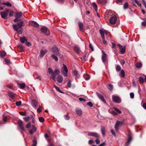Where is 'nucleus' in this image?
I'll list each match as a JSON object with an SVG mask.
<instances>
[{"label": "nucleus", "instance_id": "nucleus-30", "mask_svg": "<svg viewBox=\"0 0 146 146\" xmlns=\"http://www.w3.org/2000/svg\"><path fill=\"white\" fill-rule=\"evenodd\" d=\"M83 76L85 80H88L90 78L89 75L88 74L84 75Z\"/></svg>", "mask_w": 146, "mask_h": 146}, {"label": "nucleus", "instance_id": "nucleus-36", "mask_svg": "<svg viewBox=\"0 0 146 146\" xmlns=\"http://www.w3.org/2000/svg\"><path fill=\"white\" fill-rule=\"evenodd\" d=\"M6 52L3 51L0 52V56L1 57L5 56L6 55Z\"/></svg>", "mask_w": 146, "mask_h": 146}, {"label": "nucleus", "instance_id": "nucleus-64", "mask_svg": "<svg viewBox=\"0 0 146 146\" xmlns=\"http://www.w3.org/2000/svg\"><path fill=\"white\" fill-rule=\"evenodd\" d=\"M106 145V143L105 142H104L98 146H104Z\"/></svg>", "mask_w": 146, "mask_h": 146}, {"label": "nucleus", "instance_id": "nucleus-41", "mask_svg": "<svg viewBox=\"0 0 146 146\" xmlns=\"http://www.w3.org/2000/svg\"><path fill=\"white\" fill-rule=\"evenodd\" d=\"M73 74L75 76H77V77H78V78H79V77H78V72L77 70H74L73 72Z\"/></svg>", "mask_w": 146, "mask_h": 146}, {"label": "nucleus", "instance_id": "nucleus-55", "mask_svg": "<svg viewBox=\"0 0 146 146\" xmlns=\"http://www.w3.org/2000/svg\"><path fill=\"white\" fill-rule=\"evenodd\" d=\"M130 96L131 98L132 99H133L134 98V94L133 93L131 92L130 93Z\"/></svg>", "mask_w": 146, "mask_h": 146}, {"label": "nucleus", "instance_id": "nucleus-13", "mask_svg": "<svg viewBox=\"0 0 146 146\" xmlns=\"http://www.w3.org/2000/svg\"><path fill=\"white\" fill-rule=\"evenodd\" d=\"M88 134L89 136H92L96 138H98L100 135L94 132H88Z\"/></svg>", "mask_w": 146, "mask_h": 146}, {"label": "nucleus", "instance_id": "nucleus-42", "mask_svg": "<svg viewBox=\"0 0 146 146\" xmlns=\"http://www.w3.org/2000/svg\"><path fill=\"white\" fill-rule=\"evenodd\" d=\"M92 5L93 7L94 8V9L96 12L97 11V6L96 4L94 3H93Z\"/></svg>", "mask_w": 146, "mask_h": 146}, {"label": "nucleus", "instance_id": "nucleus-40", "mask_svg": "<svg viewBox=\"0 0 146 146\" xmlns=\"http://www.w3.org/2000/svg\"><path fill=\"white\" fill-rule=\"evenodd\" d=\"M109 111L110 113L114 115H116L117 114V113L116 112L112 110H109Z\"/></svg>", "mask_w": 146, "mask_h": 146}, {"label": "nucleus", "instance_id": "nucleus-17", "mask_svg": "<svg viewBox=\"0 0 146 146\" xmlns=\"http://www.w3.org/2000/svg\"><path fill=\"white\" fill-rule=\"evenodd\" d=\"M63 79L62 76L59 75L57 78V80L58 82L61 83L63 81Z\"/></svg>", "mask_w": 146, "mask_h": 146}, {"label": "nucleus", "instance_id": "nucleus-47", "mask_svg": "<svg viewBox=\"0 0 146 146\" xmlns=\"http://www.w3.org/2000/svg\"><path fill=\"white\" fill-rule=\"evenodd\" d=\"M116 69L117 71H119L121 69V67L120 66L117 65L116 66Z\"/></svg>", "mask_w": 146, "mask_h": 146}, {"label": "nucleus", "instance_id": "nucleus-46", "mask_svg": "<svg viewBox=\"0 0 146 146\" xmlns=\"http://www.w3.org/2000/svg\"><path fill=\"white\" fill-rule=\"evenodd\" d=\"M53 70L51 68H48V72L49 74L51 75L53 73Z\"/></svg>", "mask_w": 146, "mask_h": 146}, {"label": "nucleus", "instance_id": "nucleus-57", "mask_svg": "<svg viewBox=\"0 0 146 146\" xmlns=\"http://www.w3.org/2000/svg\"><path fill=\"white\" fill-rule=\"evenodd\" d=\"M10 11V13L9 15V16L10 17H11L13 15L14 12L12 11Z\"/></svg>", "mask_w": 146, "mask_h": 146}, {"label": "nucleus", "instance_id": "nucleus-7", "mask_svg": "<svg viewBox=\"0 0 146 146\" xmlns=\"http://www.w3.org/2000/svg\"><path fill=\"white\" fill-rule=\"evenodd\" d=\"M41 31L43 33H47L46 34L47 35H48L50 34V32L46 27H44L42 28L41 29Z\"/></svg>", "mask_w": 146, "mask_h": 146}, {"label": "nucleus", "instance_id": "nucleus-11", "mask_svg": "<svg viewBox=\"0 0 146 146\" xmlns=\"http://www.w3.org/2000/svg\"><path fill=\"white\" fill-rule=\"evenodd\" d=\"M112 99L113 101L114 102L119 103L121 102L120 99L118 96H113Z\"/></svg>", "mask_w": 146, "mask_h": 146}, {"label": "nucleus", "instance_id": "nucleus-14", "mask_svg": "<svg viewBox=\"0 0 146 146\" xmlns=\"http://www.w3.org/2000/svg\"><path fill=\"white\" fill-rule=\"evenodd\" d=\"M96 94L100 99H101L104 103H106V102L105 101L103 96L102 94H100L98 92H96Z\"/></svg>", "mask_w": 146, "mask_h": 146}, {"label": "nucleus", "instance_id": "nucleus-38", "mask_svg": "<svg viewBox=\"0 0 146 146\" xmlns=\"http://www.w3.org/2000/svg\"><path fill=\"white\" fill-rule=\"evenodd\" d=\"M142 66V63L140 62H137L135 64V66L137 68H141Z\"/></svg>", "mask_w": 146, "mask_h": 146}, {"label": "nucleus", "instance_id": "nucleus-28", "mask_svg": "<svg viewBox=\"0 0 146 146\" xmlns=\"http://www.w3.org/2000/svg\"><path fill=\"white\" fill-rule=\"evenodd\" d=\"M51 57L53 59H54L56 61H58V58L57 56H55L53 54H52L51 55Z\"/></svg>", "mask_w": 146, "mask_h": 146}, {"label": "nucleus", "instance_id": "nucleus-29", "mask_svg": "<svg viewBox=\"0 0 146 146\" xmlns=\"http://www.w3.org/2000/svg\"><path fill=\"white\" fill-rule=\"evenodd\" d=\"M1 5H5L8 7H11V4L9 2H3L1 3Z\"/></svg>", "mask_w": 146, "mask_h": 146}, {"label": "nucleus", "instance_id": "nucleus-27", "mask_svg": "<svg viewBox=\"0 0 146 146\" xmlns=\"http://www.w3.org/2000/svg\"><path fill=\"white\" fill-rule=\"evenodd\" d=\"M119 124V121H117L115 123V128L116 131H117L118 129V127Z\"/></svg>", "mask_w": 146, "mask_h": 146}, {"label": "nucleus", "instance_id": "nucleus-19", "mask_svg": "<svg viewBox=\"0 0 146 146\" xmlns=\"http://www.w3.org/2000/svg\"><path fill=\"white\" fill-rule=\"evenodd\" d=\"M78 26L79 27L80 30L82 32H83L84 31V29L83 27V25L81 22L78 23Z\"/></svg>", "mask_w": 146, "mask_h": 146}, {"label": "nucleus", "instance_id": "nucleus-33", "mask_svg": "<svg viewBox=\"0 0 146 146\" xmlns=\"http://www.w3.org/2000/svg\"><path fill=\"white\" fill-rule=\"evenodd\" d=\"M18 85L19 86V87L21 88H24L25 86V83H18Z\"/></svg>", "mask_w": 146, "mask_h": 146}, {"label": "nucleus", "instance_id": "nucleus-45", "mask_svg": "<svg viewBox=\"0 0 146 146\" xmlns=\"http://www.w3.org/2000/svg\"><path fill=\"white\" fill-rule=\"evenodd\" d=\"M128 8V4L127 2H125L123 5V8L125 9Z\"/></svg>", "mask_w": 146, "mask_h": 146}, {"label": "nucleus", "instance_id": "nucleus-1", "mask_svg": "<svg viewBox=\"0 0 146 146\" xmlns=\"http://www.w3.org/2000/svg\"><path fill=\"white\" fill-rule=\"evenodd\" d=\"M25 25L24 22L21 21L17 24L13 25V27L14 30L16 31L19 34H21L23 33V28L22 26Z\"/></svg>", "mask_w": 146, "mask_h": 146}, {"label": "nucleus", "instance_id": "nucleus-22", "mask_svg": "<svg viewBox=\"0 0 146 146\" xmlns=\"http://www.w3.org/2000/svg\"><path fill=\"white\" fill-rule=\"evenodd\" d=\"M132 2L133 4V5L135 6H136V5L134 4V3H136L139 6H141V4L137 0H132Z\"/></svg>", "mask_w": 146, "mask_h": 146}, {"label": "nucleus", "instance_id": "nucleus-52", "mask_svg": "<svg viewBox=\"0 0 146 146\" xmlns=\"http://www.w3.org/2000/svg\"><path fill=\"white\" fill-rule=\"evenodd\" d=\"M39 120L40 122H43L44 121V119L42 117H40L39 118Z\"/></svg>", "mask_w": 146, "mask_h": 146}, {"label": "nucleus", "instance_id": "nucleus-31", "mask_svg": "<svg viewBox=\"0 0 146 146\" xmlns=\"http://www.w3.org/2000/svg\"><path fill=\"white\" fill-rule=\"evenodd\" d=\"M15 94V93H13L11 92H9V96L11 98H13Z\"/></svg>", "mask_w": 146, "mask_h": 146}, {"label": "nucleus", "instance_id": "nucleus-39", "mask_svg": "<svg viewBox=\"0 0 146 146\" xmlns=\"http://www.w3.org/2000/svg\"><path fill=\"white\" fill-rule=\"evenodd\" d=\"M120 75L121 77L124 78L125 77V72L123 70H121V71Z\"/></svg>", "mask_w": 146, "mask_h": 146}, {"label": "nucleus", "instance_id": "nucleus-8", "mask_svg": "<svg viewBox=\"0 0 146 146\" xmlns=\"http://www.w3.org/2000/svg\"><path fill=\"white\" fill-rule=\"evenodd\" d=\"M117 20V18L115 16H114L111 17L110 20V23L112 24H115L116 21Z\"/></svg>", "mask_w": 146, "mask_h": 146}, {"label": "nucleus", "instance_id": "nucleus-15", "mask_svg": "<svg viewBox=\"0 0 146 146\" xmlns=\"http://www.w3.org/2000/svg\"><path fill=\"white\" fill-rule=\"evenodd\" d=\"M31 25L35 28H38L39 27V24L36 22L32 21L30 23Z\"/></svg>", "mask_w": 146, "mask_h": 146}, {"label": "nucleus", "instance_id": "nucleus-44", "mask_svg": "<svg viewBox=\"0 0 146 146\" xmlns=\"http://www.w3.org/2000/svg\"><path fill=\"white\" fill-rule=\"evenodd\" d=\"M113 108L114 109V110L115 111H116L117 113H119V114H120L121 113V111H120V110H119L117 109V108H115V107H114Z\"/></svg>", "mask_w": 146, "mask_h": 146}, {"label": "nucleus", "instance_id": "nucleus-9", "mask_svg": "<svg viewBox=\"0 0 146 146\" xmlns=\"http://www.w3.org/2000/svg\"><path fill=\"white\" fill-rule=\"evenodd\" d=\"M52 52L57 55L59 54V51L57 47L56 46H54L52 48Z\"/></svg>", "mask_w": 146, "mask_h": 146}, {"label": "nucleus", "instance_id": "nucleus-4", "mask_svg": "<svg viewBox=\"0 0 146 146\" xmlns=\"http://www.w3.org/2000/svg\"><path fill=\"white\" fill-rule=\"evenodd\" d=\"M9 11V9H7L5 11L1 12L0 14L1 17L4 19H7V16Z\"/></svg>", "mask_w": 146, "mask_h": 146}, {"label": "nucleus", "instance_id": "nucleus-10", "mask_svg": "<svg viewBox=\"0 0 146 146\" xmlns=\"http://www.w3.org/2000/svg\"><path fill=\"white\" fill-rule=\"evenodd\" d=\"M117 45L119 47L121 53V54H124L125 51V46L122 47L121 45L119 44H118Z\"/></svg>", "mask_w": 146, "mask_h": 146}, {"label": "nucleus", "instance_id": "nucleus-43", "mask_svg": "<svg viewBox=\"0 0 146 146\" xmlns=\"http://www.w3.org/2000/svg\"><path fill=\"white\" fill-rule=\"evenodd\" d=\"M117 3L119 5H122L123 3V0H116Z\"/></svg>", "mask_w": 146, "mask_h": 146}, {"label": "nucleus", "instance_id": "nucleus-18", "mask_svg": "<svg viewBox=\"0 0 146 146\" xmlns=\"http://www.w3.org/2000/svg\"><path fill=\"white\" fill-rule=\"evenodd\" d=\"M37 102L35 100H32L31 102V105L32 106L35 108L37 107Z\"/></svg>", "mask_w": 146, "mask_h": 146}, {"label": "nucleus", "instance_id": "nucleus-26", "mask_svg": "<svg viewBox=\"0 0 146 146\" xmlns=\"http://www.w3.org/2000/svg\"><path fill=\"white\" fill-rule=\"evenodd\" d=\"M76 113L79 116H80L82 115V112L81 110L80 109H77L76 110Z\"/></svg>", "mask_w": 146, "mask_h": 146}, {"label": "nucleus", "instance_id": "nucleus-5", "mask_svg": "<svg viewBox=\"0 0 146 146\" xmlns=\"http://www.w3.org/2000/svg\"><path fill=\"white\" fill-rule=\"evenodd\" d=\"M22 15L23 14L21 12H16L15 15V19H14V21L16 22L20 21L21 20L19 19L22 16Z\"/></svg>", "mask_w": 146, "mask_h": 146}, {"label": "nucleus", "instance_id": "nucleus-60", "mask_svg": "<svg viewBox=\"0 0 146 146\" xmlns=\"http://www.w3.org/2000/svg\"><path fill=\"white\" fill-rule=\"evenodd\" d=\"M102 38L103 40V43L104 44H107V42L105 40V37H104V38Z\"/></svg>", "mask_w": 146, "mask_h": 146}, {"label": "nucleus", "instance_id": "nucleus-61", "mask_svg": "<svg viewBox=\"0 0 146 146\" xmlns=\"http://www.w3.org/2000/svg\"><path fill=\"white\" fill-rule=\"evenodd\" d=\"M142 1L145 8L146 9V2L145 0H142Z\"/></svg>", "mask_w": 146, "mask_h": 146}, {"label": "nucleus", "instance_id": "nucleus-2", "mask_svg": "<svg viewBox=\"0 0 146 146\" xmlns=\"http://www.w3.org/2000/svg\"><path fill=\"white\" fill-rule=\"evenodd\" d=\"M18 128L22 133L23 131H25V130L23 122L21 120L19 121L18 122Z\"/></svg>", "mask_w": 146, "mask_h": 146}, {"label": "nucleus", "instance_id": "nucleus-23", "mask_svg": "<svg viewBox=\"0 0 146 146\" xmlns=\"http://www.w3.org/2000/svg\"><path fill=\"white\" fill-rule=\"evenodd\" d=\"M20 40L21 43H24L25 42L27 41V39L25 36H23V37H20Z\"/></svg>", "mask_w": 146, "mask_h": 146}, {"label": "nucleus", "instance_id": "nucleus-56", "mask_svg": "<svg viewBox=\"0 0 146 146\" xmlns=\"http://www.w3.org/2000/svg\"><path fill=\"white\" fill-rule=\"evenodd\" d=\"M29 117L28 116L27 117H23V119L26 121H28L29 119Z\"/></svg>", "mask_w": 146, "mask_h": 146}, {"label": "nucleus", "instance_id": "nucleus-48", "mask_svg": "<svg viewBox=\"0 0 146 146\" xmlns=\"http://www.w3.org/2000/svg\"><path fill=\"white\" fill-rule=\"evenodd\" d=\"M108 86L109 87V90L110 91L112 90L113 88V86L111 84H109Z\"/></svg>", "mask_w": 146, "mask_h": 146}, {"label": "nucleus", "instance_id": "nucleus-32", "mask_svg": "<svg viewBox=\"0 0 146 146\" xmlns=\"http://www.w3.org/2000/svg\"><path fill=\"white\" fill-rule=\"evenodd\" d=\"M106 129L105 127H101V131L103 136H104L105 134V131Z\"/></svg>", "mask_w": 146, "mask_h": 146}, {"label": "nucleus", "instance_id": "nucleus-58", "mask_svg": "<svg viewBox=\"0 0 146 146\" xmlns=\"http://www.w3.org/2000/svg\"><path fill=\"white\" fill-rule=\"evenodd\" d=\"M31 126V123H28L26 126V127L27 128H29Z\"/></svg>", "mask_w": 146, "mask_h": 146}, {"label": "nucleus", "instance_id": "nucleus-16", "mask_svg": "<svg viewBox=\"0 0 146 146\" xmlns=\"http://www.w3.org/2000/svg\"><path fill=\"white\" fill-rule=\"evenodd\" d=\"M47 52L46 50H42L40 51V58H42L44 55Z\"/></svg>", "mask_w": 146, "mask_h": 146}, {"label": "nucleus", "instance_id": "nucleus-35", "mask_svg": "<svg viewBox=\"0 0 146 146\" xmlns=\"http://www.w3.org/2000/svg\"><path fill=\"white\" fill-rule=\"evenodd\" d=\"M54 86L55 88V89L58 92H60L61 93L63 94L64 93L63 92H62L61 90H60V89L57 86L55 85H54Z\"/></svg>", "mask_w": 146, "mask_h": 146}, {"label": "nucleus", "instance_id": "nucleus-12", "mask_svg": "<svg viewBox=\"0 0 146 146\" xmlns=\"http://www.w3.org/2000/svg\"><path fill=\"white\" fill-rule=\"evenodd\" d=\"M102 60L103 63H105L108 62V59L106 57V54L104 52H103L102 55Z\"/></svg>", "mask_w": 146, "mask_h": 146}, {"label": "nucleus", "instance_id": "nucleus-20", "mask_svg": "<svg viewBox=\"0 0 146 146\" xmlns=\"http://www.w3.org/2000/svg\"><path fill=\"white\" fill-rule=\"evenodd\" d=\"M74 49L76 53L79 54L80 52V47L78 45H76L74 47Z\"/></svg>", "mask_w": 146, "mask_h": 146}, {"label": "nucleus", "instance_id": "nucleus-49", "mask_svg": "<svg viewBox=\"0 0 146 146\" xmlns=\"http://www.w3.org/2000/svg\"><path fill=\"white\" fill-rule=\"evenodd\" d=\"M33 143L32 144V146H36L37 144V142L36 141L35 139H34L33 141Z\"/></svg>", "mask_w": 146, "mask_h": 146}, {"label": "nucleus", "instance_id": "nucleus-50", "mask_svg": "<svg viewBox=\"0 0 146 146\" xmlns=\"http://www.w3.org/2000/svg\"><path fill=\"white\" fill-rule=\"evenodd\" d=\"M67 85L69 88H70L71 86V81L70 80H69L68 82Z\"/></svg>", "mask_w": 146, "mask_h": 146}, {"label": "nucleus", "instance_id": "nucleus-59", "mask_svg": "<svg viewBox=\"0 0 146 146\" xmlns=\"http://www.w3.org/2000/svg\"><path fill=\"white\" fill-rule=\"evenodd\" d=\"M42 108V107L40 106L38 108L37 110V111L38 113H40L41 112V109Z\"/></svg>", "mask_w": 146, "mask_h": 146}, {"label": "nucleus", "instance_id": "nucleus-21", "mask_svg": "<svg viewBox=\"0 0 146 146\" xmlns=\"http://www.w3.org/2000/svg\"><path fill=\"white\" fill-rule=\"evenodd\" d=\"M128 138L127 142L126 143V145H129L131 141L132 140V137L130 134H129L128 136Z\"/></svg>", "mask_w": 146, "mask_h": 146}, {"label": "nucleus", "instance_id": "nucleus-25", "mask_svg": "<svg viewBox=\"0 0 146 146\" xmlns=\"http://www.w3.org/2000/svg\"><path fill=\"white\" fill-rule=\"evenodd\" d=\"M18 47L19 49L20 52H22L24 50V47L21 44L19 43L18 44Z\"/></svg>", "mask_w": 146, "mask_h": 146}, {"label": "nucleus", "instance_id": "nucleus-34", "mask_svg": "<svg viewBox=\"0 0 146 146\" xmlns=\"http://www.w3.org/2000/svg\"><path fill=\"white\" fill-rule=\"evenodd\" d=\"M99 31H100V33L101 34V37H102V38H104V37H105L104 35V30L103 31L102 29H100Z\"/></svg>", "mask_w": 146, "mask_h": 146}, {"label": "nucleus", "instance_id": "nucleus-3", "mask_svg": "<svg viewBox=\"0 0 146 146\" xmlns=\"http://www.w3.org/2000/svg\"><path fill=\"white\" fill-rule=\"evenodd\" d=\"M63 67L61 68V71L62 74L65 77H66L67 75V73L68 72V69L66 66L64 64H63Z\"/></svg>", "mask_w": 146, "mask_h": 146}, {"label": "nucleus", "instance_id": "nucleus-62", "mask_svg": "<svg viewBox=\"0 0 146 146\" xmlns=\"http://www.w3.org/2000/svg\"><path fill=\"white\" fill-rule=\"evenodd\" d=\"M87 105L89 106L90 107H92L93 106V104L90 102H88L87 103Z\"/></svg>", "mask_w": 146, "mask_h": 146}, {"label": "nucleus", "instance_id": "nucleus-63", "mask_svg": "<svg viewBox=\"0 0 146 146\" xmlns=\"http://www.w3.org/2000/svg\"><path fill=\"white\" fill-rule=\"evenodd\" d=\"M79 100L80 101H84V102H85L86 101V100L83 98H79Z\"/></svg>", "mask_w": 146, "mask_h": 146}, {"label": "nucleus", "instance_id": "nucleus-24", "mask_svg": "<svg viewBox=\"0 0 146 146\" xmlns=\"http://www.w3.org/2000/svg\"><path fill=\"white\" fill-rule=\"evenodd\" d=\"M32 129L29 131V132L31 134H32L33 133L36 131V129L34 125L32 126Z\"/></svg>", "mask_w": 146, "mask_h": 146}, {"label": "nucleus", "instance_id": "nucleus-51", "mask_svg": "<svg viewBox=\"0 0 146 146\" xmlns=\"http://www.w3.org/2000/svg\"><path fill=\"white\" fill-rule=\"evenodd\" d=\"M21 101H20L17 102L16 103V105L18 106H20L21 105Z\"/></svg>", "mask_w": 146, "mask_h": 146}, {"label": "nucleus", "instance_id": "nucleus-6", "mask_svg": "<svg viewBox=\"0 0 146 146\" xmlns=\"http://www.w3.org/2000/svg\"><path fill=\"white\" fill-rule=\"evenodd\" d=\"M60 73V70L58 69H56L54 73L51 75L52 76V79L55 82L56 81V76L58 74H59Z\"/></svg>", "mask_w": 146, "mask_h": 146}, {"label": "nucleus", "instance_id": "nucleus-53", "mask_svg": "<svg viewBox=\"0 0 146 146\" xmlns=\"http://www.w3.org/2000/svg\"><path fill=\"white\" fill-rule=\"evenodd\" d=\"M64 117L65 119L66 120H68L70 118V117L67 115H64Z\"/></svg>", "mask_w": 146, "mask_h": 146}, {"label": "nucleus", "instance_id": "nucleus-54", "mask_svg": "<svg viewBox=\"0 0 146 146\" xmlns=\"http://www.w3.org/2000/svg\"><path fill=\"white\" fill-rule=\"evenodd\" d=\"M98 138H97V139L95 140V141L97 144H99L100 142V140L98 139Z\"/></svg>", "mask_w": 146, "mask_h": 146}, {"label": "nucleus", "instance_id": "nucleus-37", "mask_svg": "<svg viewBox=\"0 0 146 146\" xmlns=\"http://www.w3.org/2000/svg\"><path fill=\"white\" fill-rule=\"evenodd\" d=\"M139 80L140 84H143L144 82V79L141 76H140L139 78Z\"/></svg>", "mask_w": 146, "mask_h": 146}]
</instances>
